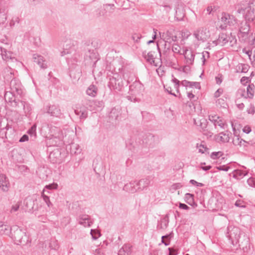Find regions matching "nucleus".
Segmentation results:
<instances>
[{
	"label": "nucleus",
	"mask_w": 255,
	"mask_h": 255,
	"mask_svg": "<svg viewBox=\"0 0 255 255\" xmlns=\"http://www.w3.org/2000/svg\"><path fill=\"white\" fill-rule=\"evenodd\" d=\"M75 116H79L80 119L84 120L87 117V113H74Z\"/></svg>",
	"instance_id": "3c124183"
},
{
	"label": "nucleus",
	"mask_w": 255,
	"mask_h": 255,
	"mask_svg": "<svg viewBox=\"0 0 255 255\" xmlns=\"http://www.w3.org/2000/svg\"><path fill=\"white\" fill-rule=\"evenodd\" d=\"M140 181H134L125 185L123 190L131 193H133L140 189L139 187Z\"/></svg>",
	"instance_id": "9d476101"
},
{
	"label": "nucleus",
	"mask_w": 255,
	"mask_h": 255,
	"mask_svg": "<svg viewBox=\"0 0 255 255\" xmlns=\"http://www.w3.org/2000/svg\"><path fill=\"white\" fill-rule=\"evenodd\" d=\"M226 125L225 121L222 118H220L219 120L214 124L216 127L217 126H219L221 128H225V126Z\"/></svg>",
	"instance_id": "c03bdc74"
},
{
	"label": "nucleus",
	"mask_w": 255,
	"mask_h": 255,
	"mask_svg": "<svg viewBox=\"0 0 255 255\" xmlns=\"http://www.w3.org/2000/svg\"><path fill=\"white\" fill-rule=\"evenodd\" d=\"M47 192V193H49L48 191L44 189L43 190V192L42 193L41 196L43 198V200L45 201L46 204H47L48 207H51L52 206V204L50 201L49 197L45 194V192Z\"/></svg>",
	"instance_id": "f704fd0d"
},
{
	"label": "nucleus",
	"mask_w": 255,
	"mask_h": 255,
	"mask_svg": "<svg viewBox=\"0 0 255 255\" xmlns=\"http://www.w3.org/2000/svg\"><path fill=\"white\" fill-rule=\"evenodd\" d=\"M249 21H245L241 23L238 37L240 40L245 41L248 37L250 29V25Z\"/></svg>",
	"instance_id": "6e6552de"
},
{
	"label": "nucleus",
	"mask_w": 255,
	"mask_h": 255,
	"mask_svg": "<svg viewBox=\"0 0 255 255\" xmlns=\"http://www.w3.org/2000/svg\"><path fill=\"white\" fill-rule=\"evenodd\" d=\"M185 201L188 204L191 205L194 203V195L190 193H186L184 197Z\"/></svg>",
	"instance_id": "4c0bfd02"
},
{
	"label": "nucleus",
	"mask_w": 255,
	"mask_h": 255,
	"mask_svg": "<svg viewBox=\"0 0 255 255\" xmlns=\"http://www.w3.org/2000/svg\"><path fill=\"white\" fill-rule=\"evenodd\" d=\"M61 152L59 148H56L53 151H51L49 154V159L53 163H60Z\"/></svg>",
	"instance_id": "ddd939ff"
},
{
	"label": "nucleus",
	"mask_w": 255,
	"mask_h": 255,
	"mask_svg": "<svg viewBox=\"0 0 255 255\" xmlns=\"http://www.w3.org/2000/svg\"><path fill=\"white\" fill-rule=\"evenodd\" d=\"M36 126L35 124L33 125L30 128H29L27 131V133L29 134L30 136H36Z\"/></svg>",
	"instance_id": "37998d69"
},
{
	"label": "nucleus",
	"mask_w": 255,
	"mask_h": 255,
	"mask_svg": "<svg viewBox=\"0 0 255 255\" xmlns=\"http://www.w3.org/2000/svg\"><path fill=\"white\" fill-rule=\"evenodd\" d=\"M87 94L92 97H95L97 94V88L93 85H90L86 91Z\"/></svg>",
	"instance_id": "473e14b6"
},
{
	"label": "nucleus",
	"mask_w": 255,
	"mask_h": 255,
	"mask_svg": "<svg viewBox=\"0 0 255 255\" xmlns=\"http://www.w3.org/2000/svg\"><path fill=\"white\" fill-rule=\"evenodd\" d=\"M225 200L222 197H219L217 199V207L218 209H223L224 206H225Z\"/></svg>",
	"instance_id": "58836bf2"
},
{
	"label": "nucleus",
	"mask_w": 255,
	"mask_h": 255,
	"mask_svg": "<svg viewBox=\"0 0 255 255\" xmlns=\"http://www.w3.org/2000/svg\"><path fill=\"white\" fill-rule=\"evenodd\" d=\"M230 167L227 165H220L217 167V169L219 170L228 171L230 169Z\"/></svg>",
	"instance_id": "13d9d810"
},
{
	"label": "nucleus",
	"mask_w": 255,
	"mask_h": 255,
	"mask_svg": "<svg viewBox=\"0 0 255 255\" xmlns=\"http://www.w3.org/2000/svg\"><path fill=\"white\" fill-rule=\"evenodd\" d=\"M250 81H251V79L250 77L244 76L241 79V83L243 85H245L246 83L250 82Z\"/></svg>",
	"instance_id": "4d7b16f0"
},
{
	"label": "nucleus",
	"mask_w": 255,
	"mask_h": 255,
	"mask_svg": "<svg viewBox=\"0 0 255 255\" xmlns=\"http://www.w3.org/2000/svg\"><path fill=\"white\" fill-rule=\"evenodd\" d=\"M194 124L200 128V131L207 138H210L213 136V132L209 128H207V121L202 116L199 115L194 118Z\"/></svg>",
	"instance_id": "7ed1b4c3"
},
{
	"label": "nucleus",
	"mask_w": 255,
	"mask_h": 255,
	"mask_svg": "<svg viewBox=\"0 0 255 255\" xmlns=\"http://www.w3.org/2000/svg\"><path fill=\"white\" fill-rule=\"evenodd\" d=\"M11 231V228L9 226L3 222L0 221V234L6 235L9 234Z\"/></svg>",
	"instance_id": "393cba45"
},
{
	"label": "nucleus",
	"mask_w": 255,
	"mask_h": 255,
	"mask_svg": "<svg viewBox=\"0 0 255 255\" xmlns=\"http://www.w3.org/2000/svg\"><path fill=\"white\" fill-rule=\"evenodd\" d=\"M231 136L230 132H220L214 136V139L218 142L225 143L229 141Z\"/></svg>",
	"instance_id": "2eb2a0df"
},
{
	"label": "nucleus",
	"mask_w": 255,
	"mask_h": 255,
	"mask_svg": "<svg viewBox=\"0 0 255 255\" xmlns=\"http://www.w3.org/2000/svg\"><path fill=\"white\" fill-rule=\"evenodd\" d=\"M6 13L4 11H0V24H3L6 20Z\"/></svg>",
	"instance_id": "49530a36"
},
{
	"label": "nucleus",
	"mask_w": 255,
	"mask_h": 255,
	"mask_svg": "<svg viewBox=\"0 0 255 255\" xmlns=\"http://www.w3.org/2000/svg\"><path fill=\"white\" fill-rule=\"evenodd\" d=\"M251 130V128L249 126H246L243 129V132L246 133H249Z\"/></svg>",
	"instance_id": "0e129e2a"
},
{
	"label": "nucleus",
	"mask_w": 255,
	"mask_h": 255,
	"mask_svg": "<svg viewBox=\"0 0 255 255\" xmlns=\"http://www.w3.org/2000/svg\"><path fill=\"white\" fill-rule=\"evenodd\" d=\"M11 238L15 244L27 247L30 245L31 240L29 239L28 235L19 227H16V229L12 234Z\"/></svg>",
	"instance_id": "f03ea898"
},
{
	"label": "nucleus",
	"mask_w": 255,
	"mask_h": 255,
	"mask_svg": "<svg viewBox=\"0 0 255 255\" xmlns=\"http://www.w3.org/2000/svg\"><path fill=\"white\" fill-rule=\"evenodd\" d=\"M71 152H74L75 154L80 153L81 149L79 148L78 145L76 144H72L71 146Z\"/></svg>",
	"instance_id": "09e8293b"
},
{
	"label": "nucleus",
	"mask_w": 255,
	"mask_h": 255,
	"mask_svg": "<svg viewBox=\"0 0 255 255\" xmlns=\"http://www.w3.org/2000/svg\"><path fill=\"white\" fill-rule=\"evenodd\" d=\"M50 136L51 137H59V138H63V135L62 130L59 128L56 127H51L50 128Z\"/></svg>",
	"instance_id": "5701e85b"
},
{
	"label": "nucleus",
	"mask_w": 255,
	"mask_h": 255,
	"mask_svg": "<svg viewBox=\"0 0 255 255\" xmlns=\"http://www.w3.org/2000/svg\"><path fill=\"white\" fill-rule=\"evenodd\" d=\"M220 117L219 116L217 115L215 113H213L212 115H209V120L214 124V125L219 120Z\"/></svg>",
	"instance_id": "79ce46f5"
},
{
	"label": "nucleus",
	"mask_w": 255,
	"mask_h": 255,
	"mask_svg": "<svg viewBox=\"0 0 255 255\" xmlns=\"http://www.w3.org/2000/svg\"><path fill=\"white\" fill-rule=\"evenodd\" d=\"M28 136L26 134H24L19 139V141L20 142L27 141L28 140Z\"/></svg>",
	"instance_id": "338daca9"
},
{
	"label": "nucleus",
	"mask_w": 255,
	"mask_h": 255,
	"mask_svg": "<svg viewBox=\"0 0 255 255\" xmlns=\"http://www.w3.org/2000/svg\"><path fill=\"white\" fill-rule=\"evenodd\" d=\"M172 81L175 84L174 88L177 90V92H178V88L179 87L180 81L175 78H173Z\"/></svg>",
	"instance_id": "680f3d73"
},
{
	"label": "nucleus",
	"mask_w": 255,
	"mask_h": 255,
	"mask_svg": "<svg viewBox=\"0 0 255 255\" xmlns=\"http://www.w3.org/2000/svg\"><path fill=\"white\" fill-rule=\"evenodd\" d=\"M49 143L51 144L52 146H60L63 144V138L51 137L49 139Z\"/></svg>",
	"instance_id": "c756f323"
},
{
	"label": "nucleus",
	"mask_w": 255,
	"mask_h": 255,
	"mask_svg": "<svg viewBox=\"0 0 255 255\" xmlns=\"http://www.w3.org/2000/svg\"><path fill=\"white\" fill-rule=\"evenodd\" d=\"M90 234L94 240L97 239L100 236V233L96 230L91 229Z\"/></svg>",
	"instance_id": "a18cd8bd"
},
{
	"label": "nucleus",
	"mask_w": 255,
	"mask_h": 255,
	"mask_svg": "<svg viewBox=\"0 0 255 255\" xmlns=\"http://www.w3.org/2000/svg\"><path fill=\"white\" fill-rule=\"evenodd\" d=\"M189 182L194 185V186H196L197 187H203L204 186V184L202 183H199V182H197L196 181H195V180H193V179H191L190 180Z\"/></svg>",
	"instance_id": "6e6d98bb"
},
{
	"label": "nucleus",
	"mask_w": 255,
	"mask_h": 255,
	"mask_svg": "<svg viewBox=\"0 0 255 255\" xmlns=\"http://www.w3.org/2000/svg\"><path fill=\"white\" fill-rule=\"evenodd\" d=\"M250 68L248 64L239 63L235 67V72L237 73H246Z\"/></svg>",
	"instance_id": "4be33fe9"
},
{
	"label": "nucleus",
	"mask_w": 255,
	"mask_h": 255,
	"mask_svg": "<svg viewBox=\"0 0 255 255\" xmlns=\"http://www.w3.org/2000/svg\"><path fill=\"white\" fill-rule=\"evenodd\" d=\"M19 206L20 205L18 203H17L13 205L11 207L10 212L12 213L17 211L19 208Z\"/></svg>",
	"instance_id": "bf43d9fd"
},
{
	"label": "nucleus",
	"mask_w": 255,
	"mask_h": 255,
	"mask_svg": "<svg viewBox=\"0 0 255 255\" xmlns=\"http://www.w3.org/2000/svg\"><path fill=\"white\" fill-rule=\"evenodd\" d=\"M193 35L198 41L204 42L209 37V31L205 27H200L194 31Z\"/></svg>",
	"instance_id": "0eeeda50"
},
{
	"label": "nucleus",
	"mask_w": 255,
	"mask_h": 255,
	"mask_svg": "<svg viewBox=\"0 0 255 255\" xmlns=\"http://www.w3.org/2000/svg\"><path fill=\"white\" fill-rule=\"evenodd\" d=\"M13 76V72L10 68H6L4 70V78L6 80L11 79Z\"/></svg>",
	"instance_id": "c9c22d12"
},
{
	"label": "nucleus",
	"mask_w": 255,
	"mask_h": 255,
	"mask_svg": "<svg viewBox=\"0 0 255 255\" xmlns=\"http://www.w3.org/2000/svg\"><path fill=\"white\" fill-rule=\"evenodd\" d=\"M14 93L9 91H7L4 94V101L0 98V112H4L6 110V102H8L10 104V106L12 107H17L18 101H16L15 96Z\"/></svg>",
	"instance_id": "20e7f679"
},
{
	"label": "nucleus",
	"mask_w": 255,
	"mask_h": 255,
	"mask_svg": "<svg viewBox=\"0 0 255 255\" xmlns=\"http://www.w3.org/2000/svg\"><path fill=\"white\" fill-rule=\"evenodd\" d=\"M240 235L241 230L238 227L232 226L228 227L227 236L231 241L233 245H236L239 243Z\"/></svg>",
	"instance_id": "39448f33"
},
{
	"label": "nucleus",
	"mask_w": 255,
	"mask_h": 255,
	"mask_svg": "<svg viewBox=\"0 0 255 255\" xmlns=\"http://www.w3.org/2000/svg\"><path fill=\"white\" fill-rule=\"evenodd\" d=\"M207 55L208 57H209V52L208 51H204L202 52V57L201 58L202 61V64L204 65L205 64L206 62V58H205V55Z\"/></svg>",
	"instance_id": "5fc2aeb1"
},
{
	"label": "nucleus",
	"mask_w": 255,
	"mask_h": 255,
	"mask_svg": "<svg viewBox=\"0 0 255 255\" xmlns=\"http://www.w3.org/2000/svg\"><path fill=\"white\" fill-rule=\"evenodd\" d=\"M78 223L85 227H90L93 224L90 216L88 215H82L79 216L78 219Z\"/></svg>",
	"instance_id": "dca6fc26"
},
{
	"label": "nucleus",
	"mask_w": 255,
	"mask_h": 255,
	"mask_svg": "<svg viewBox=\"0 0 255 255\" xmlns=\"http://www.w3.org/2000/svg\"><path fill=\"white\" fill-rule=\"evenodd\" d=\"M232 142L235 146L246 147L248 146L249 142L242 139L239 135H235L233 138Z\"/></svg>",
	"instance_id": "6ab92c4d"
},
{
	"label": "nucleus",
	"mask_w": 255,
	"mask_h": 255,
	"mask_svg": "<svg viewBox=\"0 0 255 255\" xmlns=\"http://www.w3.org/2000/svg\"><path fill=\"white\" fill-rule=\"evenodd\" d=\"M183 55L186 60V63L188 65H192L194 63L195 54L191 50L188 49L183 50Z\"/></svg>",
	"instance_id": "4468645a"
},
{
	"label": "nucleus",
	"mask_w": 255,
	"mask_h": 255,
	"mask_svg": "<svg viewBox=\"0 0 255 255\" xmlns=\"http://www.w3.org/2000/svg\"><path fill=\"white\" fill-rule=\"evenodd\" d=\"M0 134L3 137H6V130L9 128L7 120L6 119L2 120L0 121Z\"/></svg>",
	"instance_id": "aec40b11"
},
{
	"label": "nucleus",
	"mask_w": 255,
	"mask_h": 255,
	"mask_svg": "<svg viewBox=\"0 0 255 255\" xmlns=\"http://www.w3.org/2000/svg\"><path fill=\"white\" fill-rule=\"evenodd\" d=\"M190 83H191V84H190V86H189L190 88L195 87L196 89H200L201 88L200 83H199V82H190Z\"/></svg>",
	"instance_id": "603ef678"
},
{
	"label": "nucleus",
	"mask_w": 255,
	"mask_h": 255,
	"mask_svg": "<svg viewBox=\"0 0 255 255\" xmlns=\"http://www.w3.org/2000/svg\"><path fill=\"white\" fill-rule=\"evenodd\" d=\"M131 246L129 244H125L119 250L118 255H129Z\"/></svg>",
	"instance_id": "c85d7f7f"
},
{
	"label": "nucleus",
	"mask_w": 255,
	"mask_h": 255,
	"mask_svg": "<svg viewBox=\"0 0 255 255\" xmlns=\"http://www.w3.org/2000/svg\"><path fill=\"white\" fill-rule=\"evenodd\" d=\"M196 148L198 150V152L202 154H208L209 148L207 147L204 141H202L200 143H197Z\"/></svg>",
	"instance_id": "a878e982"
},
{
	"label": "nucleus",
	"mask_w": 255,
	"mask_h": 255,
	"mask_svg": "<svg viewBox=\"0 0 255 255\" xmlns=\"http://www.w3.org/2000/svg\"><path fill=\"white\" fill-rule=\"evenodd\" d=\"M33 59H34V62L39 65L41 68L43 69L47 68V65L45 63V61L42 56L34 54L33 55Z\"/></svg>",
	"instance_id": "412c9836"
},
{
	"label": "nucleus",
	"mask_w": 255,
	"mask_h": 255,
	"mask_svg": "<svg viewBox=\"0 0 255 255\" xmlns=\"http://www.w3.org/2000/svg\"><path fill=\"white\" fill-rule=\"evenodd\" d=\"M141 38V35L139 34L134 33L132 36V39L136 42H137Z\"/></svg>",
	"instance_id": "864d4df0"
},
{
	"label": "nucleus",
	"mask_w": 255,
	"mask_h": 255,
	"mask_svg": "<svg viewBox=\"0 0 255 255\" xmlns=\"http://www.w3.org/2000/svg\"><path fill=\"white\" fill-rule=\"evenodd\" d=\"M110 84L113 86L115 89H118V87L117 86V80L116 78L113 77L110 78Z\"/></svg>",
	"instance_id": "052dcab7"
},
{
	"label": "nucleus",
	"mask_w": 255,
	"mask_h": 255,
	"mask_svg": "<svg viewBox=\"0 0 255 255\" xmlns=\"http://www.w3.org/2000/svg\"><path fill=\"white\" fill-rule=\"evenodd\" d=\"M233 177L237 179H240L248 174V172L246 171H243L240 169L235 170L233 172Z\"/></svg>",
	"instance_id": "7c9ffc66"
},
{
	"label": "nucleus",
	"mask_w": 255,
	"mask_h": 255,
	"mask_svg": "<svg viewBox=\"0 0 255 255\" xmlns=\"http://www.w3.org/2000/svg\"><path fill=\"white\" fill-rule=\"evenodd\" d=\"M10 89L11 92L18 95H21L23 93L22 85L20 81L17 79H13L10 82Z\"/></svg>",
	"instance_id": "1a4fd4ad"
},
{
	"label": "nucleus",
	"mask_w": 255,
	"mask_h": 255,
	"mask_svg": "<svg viewBox=\"0 0 255 255\" xmlns=\"http://www.w3.org/2000/svg\"><path fill=\"white\" fill-rule=\"evenodd\" d=\"M17 107L22 108L25 112H30L32 110L31 106L29 103L24 101H18Z\"/></svg>",
	"instance_id": "2f4dec72"
},
{
	"label": "nucleus",
	"mask_w": 255,
	"mask_h": 255,
	"mask_svg": "<svg viewBox=\"0 0 255 255\" xmlns=\"http://www.w3.org/2000/svg\"><path fill=\"white\" fill-rule=\"evenodd\" d=\"M81 76V71L78 67L75 69L71 70L70 71V76L75 81L79 80Z\"/></svg>",
	"instance_id": "bb28decb"
},
{
	"label": "nucleus",
	"mask_w": 255,
	"mask_h": 255,
	"mask_svg": "<svg viewBox=\"0 0 255 255\" xmlns=\"http://www.w3.org/2000/svg\"><path fill=\"white\" fill-rule=\"evenodd\" d=\"M223 155V153L221 151L213 152L211 153L210 156L213 159H216Z\"/></svg>",
	"instance_id": "de8ad7c7"
},
{
	"label": "nucleus",
	"mask_w": 255,
	"mask_h": 255,
	"mask_svg": "<svg viewBox=\"0 0 255 255\" xmlns=\"http://www.w3.org/2000/svg\"><path fill=\"white\" fill-rule=\"evenodd\" d=\"M181 50V47L177 44L173 43L172 45V51L175 54H181L180 53Z\"/></svg>",
	"instance_id": "a19ab883"
},
{
	"label": "nucleus",
	"mask_w": 255,
	"mask_h": 255,
	"mask_svg": "<svg viewBox=\"0 0 255 255\" xmlns=\"http://www.w3.org/2000/svg\"><path fill=\"white\" fill-rule=\"evenodd\" d=\"M10 183L8 178L3 174H0V189L4 192L9 190Z\"/></svg>",
	"instance_id": "9b49d317"
},
{
	"label": "nucleus",
	"mask_w": 255,
	"mask_h": 255,
	"mask_svg": "<svg viewBox=\"0 0 255 255\" xmlns=\"http://www.w3.org/2000/svg\"><path fill=\"white\" fill-rule=\"evenodd\" d=\"M155 52H149L148 53L147 57H145L144 56V58L146 59V61L151 65L154 66L155 67L157 66V63L155 61V57H154Z\"/></svg>",
	"instance_id": "cd10ccee"
},
{
	"label": "nucleus",
	"mask_w": 255,
	"mask_h": 255,
	"mask_svg": "<svg viewBox=\"0 0 255 255\" xmlns=\"http://www.w3.org/2000/svg\"><path fill=\"white\" fill-rule=\"evenodd\" d=\"M215 80H216V83L218 85H220L223 81L222 76L221 75H219L218 76H216L215 77Z\"/></svg>",
	"instance_id": "e2e57ef3"
},
{
	"label": "nucleus",
	"mask_w": 255,
	"mask_h": 255,
	"mask_svg": "<svg viewBox=\"0 0 255 255\" xmlns=\"http://www.w3.org/2000/svg\"><path fill=\"white\" fill-rule=\"evenodd\" d=\"M223 90L222 89H218L214 94V97L215 98H218L223 93Z\"/></svg>",
	"instance_id": "69168bd1"
},
{
	"label": "nucleus",
	"mask_w": 255,
	"mask_h": 255,
	"mask_svg": "<svg viewBox=\"0 0 255 255\" xmlns=\"http://www.w3.org/2000/svg\"><path fill=\"white\" fill-rule=\"evenodd\" d=\"M94 254L95 255H103L102 250L100 248L96 249Z\"/></svg>",
	"instance_id": "774afa93"
},
{
	"label": "nucleus",
	"mask_w": 255,
	"mask_h": 255,
	"mask_svg": "<svg viewBox=\"0 0 255 255\" xmlns=\"http://www.w3.org/2000/svg\"><path fill=\"white\" fill-rule=\"evenodd\" d=\"M144 140H145V142H144V143L146 144L147 146L151 147L154 145L155 143L154 136L151 133H146L145 135V137L144 138Z\"/></svg>",
	"instance_id": "b1692460"
},
{
	"label": "nucleus",
	"mask_w": 255,
	"mask_h": 255,
	"mask_svg": "<svg viewBox=\"0 0 255 255\" xmlns=\"http://www.w3.org/2000/svg\"><path fill=\"white\" fill-rule=\"evenodd\" d=\"M1 55L3 60L8 61L9 60L12 61L16 60L13 54L10 51H7L5 48L0 47Z\"/></svg>",
	"instance_id": "f3484780"
},
{
	"label": "nucleus",
	"mask_w": 255,
	"mask_h": 255,
	"mask_svg": "<svg viewBox=\"0 0 255 255\" xmlns=\"http://www.w3.org/2000/svg\"><path fill=\"white\" fill-rule=\"evenodd\" d=\"M248 184L251 187L255 188V178L253 177L249 178L247 181Z\"/></svg>",
	"instance_id": "8fccbe9b"
},
{
	"label": "nucleus",
	"mask_w": 255,
	"mask_h": 255,
	"mask_svg": "<svg viewBox=\"0 0 255 255\" xmlns=\"http://www.w3.org/2000/svg\"><path fill=\"white\" fill-rule=\"evenodd\" d=\"M255 85L253 84H250L247 88V94L248 97L252 98L255 93Z\"/></svg>",
	"instance_id": "72a5a7b5"
},
{
	"label": "nucleus",
	"mask_w": 255,
	"mask_h": 255,
	"mask_svg": "<svg viewBox=\"0 0 255 255\" xmlns=\"http://www.w3.org/2000/svg\"><path fill=\"white\" fill-rule=\"evenodd\" d=\"M239 13L242 14L245 20L254 22L255 20V0H252L247 5L239 6L237 9Z\"/></svg>",
	"instance_id": "f257e3e1"
},
{
	"label": "nucleus",
	"mask_w": 255,
	"mask_h": 255,
	"mask_svg": "<svg viewBox=\"0 0 255 255\" xmlns=\"http://www.w3.org/2000/svg\"><path fill=\"white\" fill-rule=\"evenodd\" d=\"M49 247L51 250H57L59 248V245L57 241L51 240L49 243Z\"/></svg>",
	"instance_id": "ea45409f"
},
{
	"label": "nucleus",
	"mask_w": 255,
	"mask_h": 255,
	"mask_svg": "<svg viewBox=\"0 0 255 255\" xmlns=\"http://www.w3.org/2000/svg\"><path fill=\"white\" fill-rule=\"evenodd\" d=\"M228 37L227 33L222 32L219 34L217 39L212 41V43L215 46H224L228 43Z\"/></svg>",
	"instance_id": "f8f14e48"
},
{
	"label": "nucleus",
	"mask_w": 255,
	"mask_h": 255,
	"mask_svg": "<svg viewBox=\"0 0 255 255\" xmlns=\"http://www.w3.org/2000/svg\"><path fill=\"white\" fill-rule=\"evenodd\" d=\"M120 63V61L118 60H114L110 66H107L106 67L107 70L111 71L112 73H118L120 72L123 69V66L118 65Z\"/></svg>",
	"instance_id": "a211bd4d"
},
{
	"label": "nucleus",
	"mask_w": 255,
	"mask_h": 255,
	"mask_svg": "<svg viewBox=\"0 0 255 255\" xmlns=\"http://www.w3.org/2000/svg\"><path fill=\"white\" fill-rule=\"evenodd\" d=\"M221 22L220 28L222 29H225L228 26L234 25L236 23L235 17L227 13L223 12L220 19Z\"/></svg>",
	"instance_id": "423d86ee"
},
{
	"label": "nucleus",
	"mask_w": 255,
	"mask_h": 255,
	"mask_svg": "<svg viewBox=\"0 0 255 255\" xmlns=\"http://www.w3.org/2000/svg\"><path fill=\"white\" fill-rule=\"evenodd\" d=\"M228 43H230L231 46H234L237 43V39L235 35H233L232 33L228 34Z\"/></svg>",
	"instance_id": "e433bc0d"
}]
</instances>
